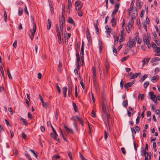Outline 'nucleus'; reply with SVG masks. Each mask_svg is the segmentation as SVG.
I'll return each instance as SVG.
<instances>
[{
  "label": "nucleus",
  "mask_w": 160,
  "mask_h": 160,
  "mask_svg": "<svg viewBox=\"0 0 160 160\" xmlns=\"http://www.w3.org/2000/svg\"><path fill=\"white\" fill-rule=\"evenodd\" d=\"M103 120L106 126L107 127H108V126L109 128H110V127L111 126L110 120H111V122H112V121L110 118V117L109 115L103 117Z\"/></svg>",
  "instance_id": "obj_1"
},
{
  "label": "nucleus",
  "mask_w": 160,
  "mask_h": 160,
  "mask_svg": "<svg viewBox=\"0 0 160 160\" xmlns=\"http://www.w3.org/2000/svg\"><path fill=\"white\" fill-rule=\"evenodd\" d=\"M102 115L103 117H104L109 115L108 111V109H107L106 106L104 103H103L102 104Z\"/></svg>",
  "instance_id": "obj_2"
},
{
  "label": "nucleus",
  "mask_w": 160,
  "mask_h": 160,
  "mask_svg": "<svg viewBox=\"0 0 160 160\" xmlns=\"http://www.w3.org/2000/svg\"><path fill=\"white\" fill-rule=\"evenodd\" d=\"M149 95H150V98L153 101L156 105L157 104V98L156 95L154 94L153 92H149Z\"/></svg>",
  "instance_id": "obj_3"
},
{
  "label": "nucleus",
  "mask_w": 160,
  "mask_h": 160,
  "mask_svg": "<svg viewBox=\"0 0 160 160\" xmlns=\"http://www.w3.org/2000/svg\"><path fill=\"white\" fill-rule=\"evenodd\" d=\"M36 23L34 22L33 23V29H32L31 30V35L30 36V38L32 40L33 38L34 35L36 32Z\"/></svg>",
  "instance_id": "obj_4"
},
{
  "label": "nucleus",
  "mask_w": 160,
  "mask_h": 160,
  "mask_svg": "<svg viewBox=\"0 0 160 160\" xmlns=\"http://www.w3.org/2000/svg\"><path fill=\"white\" fill-rule=\"evenodd\" d=\"M140 74V73H136L135 74H133L132 72H130L128 74V75L131 77L130 78L131 79H132L137 78Z\"/></svg>",
  "instance_id": "obj_5"
},
{
  "label": "nucleus",
  "mask_w": 160,
  "mask_h": 160,
  "mask_svg": "<svg viewBox=\"0 0 160 160\" xmlns=\"http://www.w3.org/2000/svg\"><path fill=\"white\" fill-rule=\"evenodd\" d=\"M135 44V43H134L132 41L131 38H130L129 41L127 43V45L129 48H131L134 46Z\"/></svg>",
  "instance_id": "obj_6"
},
{
  "label": "nucleus",
  "mask_w": 160,
  "mask_h": 160,
  "mask_svg": "<svg viewBox=\"0 0 160 160\" xmlns=\"http://www.w3.org/2000/svg\"><path fill=\"white\" fill-rule=\"evenodd\" d=\"M135 80H133L131 82H128L127 83L124 84V86L126 88H128V87H131L135 82Z\"/></svg>",
  "instance_id": "obj_7"
},
{
  "label": "nucleus",
  "mask_w": 160,
  "mask_h": 160,
  "mask_svg": "<svg viewBox=\"0 0 160 160\" xmlns=\"http://www.w3.org/2000/svg\"><path fill=\"white\" fill-rule=\"evenodd\" d=\"M86 32L87 34V39H88L89 43H91V38L90 35L89 29L88 28H87Z\"/></svg>",
  "instance_id": "obj_8"
},
{
  "label": "nucleus",
  "mask_w": 160,
  "mask_h": 160,
  "mask_svg": "<svg viewBox=\"0 0 160 160\" xmlns=\"http://www.w3.org/2000/svg\"><path fill=\"white\" fill-rule=\"evenodd\" d=\"M56 134H55V133H51L50 135L51 137L53 138L55 140H56L58 142H60V140L59 139L57 138V137L58 136V135H56Z\"/></svg>",
  "instance_id": "obj_9"
},
{
  "label": "nucleus",
  "mask_w": 160,
  "mask_h": 160,
  "mask_svg": "<svg viewBox=\"0 0 160 160\" xmlns=\"http://www.w3.org/2000/svg\"><path fill=\"white\" fill-rule=\"evenodd\" d=\"M105 29L106 30V32L108 35L107 37H109L110 36V33L112 29L111 28H109L107 26L106 27Z\"/></svg>",
  "instance_id": "obj_10"
},
{
  "label": "nucleus",
  "mask_w": 160,
  "mask_h": 160,
  "mask_svg": "<svg viewBox=\"0 0 160 160\" xmlns=\"http://www.w3.org/2000/svg\"><path fill=\"white\" fill-rule=\"evenodd\" d=\"M137 14V11L136 9L134 10L132 12V19H135L136 16Z\"/></svg>",
  "instance_id": "obj_11"
},
{
  "label": "nucleus",
  "mask_w": 160,
  "mask_h": 160,
  "mask_svg": "<svg viewBox=\"0 0 160 160\" xmlns=\"http://www.w3.org/2000/svg\"><path fill=\"white\" fill-rule=\"evenodd\" d=\"M93 81L94 84V87L96 89L98 88V84L96 78H93Z\"/></svg>",
  "instance_id": "obj_12"
},
{
  "label": "nucleus",
  "mask_w": 160,
  "mask_h": 160,
  "mask_svg": "<svg viewBox=\"0 0 160 160\" xmlns=\"http://www.w3.org/2000/svg\"><path fill=\"white\" fill-rule=\"evenodd\" d=\"M65 22V18L64 17V15H62V17L60 18V23L64 24Z\"/></svg>",
  "instance_id": "obj_13"
},
{
  "label": "nucleus",
  "mask_w": 160,
  "mask_h": 160,
  "mask_svg": "<svg viewBox=\"0 0 160 160\" xmlns=\"http://www.w3.org/2000/svg\"><path fill=\"white\" fill-rule=\"evenodd\" d=\"M149 36L148 35V38H147L146 36H145L144 38H143V42L144 44L146 43V44L148 43H150L149 40Z\"/></svg>",
  "instance_id": "obj_14"
},
{
  "label": "nucleus",
  "mask_w": 160,
  "mask_h": 160,
  "mask_svg": "<svg viewBox=\"0 0 160 160\" xmlns=\"http://www.w3.org/2000/svg\"><path fill=\"white\" fill-rule=\"evenodd\" d=\"M111 22L112 23V25L113 27H115L116 26V22L114 16H113V17H112L111 20Z\"/></svg>",
  "instance_id": "obj_15"
},
{
  "label": "nucleus",
  "mask_w": 160,
  "mask_h": 160,
  "mask_svg": "<svg viewBox=\"0 0 160 160\" xmlns=\"http://www.w3.org/2000/svg\"><path fill=\"white\" fill-rule=\"evenodd\" d=\"M64 126L65 129L68 132H70L72 134L73 133V131L72 129L68 128L67 126H66L65 125H64Z\"/></svg>",
  "instance_id": "obj_16"
},
{
  "label": "nucleus",
  "mask_w": 160,
  "mask_h": 160,
  "mask_svg": "<svg viewBox=\"0 0 160 160\" xmlns=\"http://www.w3.org/2000/svg\"><path fill=\"white\" fill-rule=\"evenodd\" d=\"M68 22L69 23L72 24L74 26H75L74 21L71 17H68Z\"/></svg>",
  "instance_id": "obj_17"
},
{
  "label": "nucleus",
  "mask_w": 160,
  "mask_h": 160,
  "mask_svg": "<svg viewBox=\"0 0 160 160\" xmlns=\"http://www.w3.org/2000/svg\"><path fill=\"white\" fill-rule=\"evenodd\" d=\"M159 77L158 75H156L155 76H154L152 78L151 80V81L152 82H155V81H157Z\"/></svg>",
  "instance_id": "obj_18"
},
{
  "label": "nucleus",
  "mask_w": 160,
  "mask_h": 160,
  "mask_svg": "<svg viewBox=\"0 0 160 160\" xmlns=\"http://www.w3.org/2000/svg\"><path fill=\"white\" fill-rule=\"evenodd\" d=\"M51 27V23L49 19H48L47 29L49 30Z\"/></svg>",
  "instance_id": "obj_19"
},
{
  "label": "nucleus",
  "mask_w": 160,
  "mask_h": 160,
  "mask_svg": "<svg viewBox=\"0 0 160 160\" xmlns=\"http://www.w3.org/2000/svg\"><path fill=\"white\" fill-rule=\"evenodd\" d=\"M160 59L158 57H156L153 58L152 59L151 61V62H154L156 61H159Z\"/></svg>",
  "instance_id": "obj_20"
},
{
  "label": "nucleus",
  "mask_w": 160,
  "mask_h": 160,
  "mask_svg": "<svg viewBox=\"0 0 160 160\" xmlns=\"http://www.w3.org/2000/svg\"><path fill=\"white\" fill-rule=\"evenodd\" d=\"M98 45H99V46L100 53H101L102 52V43L100 41H99Z\"/></svg>",
  "instance_id": "obj_21"
},
{
  "label": "nucleus",
  "mask_w": 160,
  "mask_h": 160,
  "mask_svg": "<svg viewBox=\"0 0 160 160\" xmlns=\"http://www.w3.org/2000/svg\"><path fill=\"white\" fill-rule=\"evenodd\" d=\"M93 78H96V70L95 67L92 68Z\"/></svg>",
  "instance_id": "obj_22"
},
{
  "label": "nucleus",
  "mask_w": 160,
  "mask_h": 160,
  "mask_svg": "<svg viewBox=\"0 0 160 160\" xmlns=\"http://www.w3.org/2000/svg\"><path fill=\"white\" fill-rule=\"evenodd\" d=\"M132 19V18H131V19L130 20V21H129L128 25V27H129V26H130L131 27H132L133 23V19Z\"/></svg>",
  "instance_id": "obj_23"
},
{
  "label": "nucleus",
  "mask_w": 160,
  "mask_h": 160,
  "mask_svg": "<svg viewBox=\"0 0 160 160\" xmlns=\"http://www.w3.org/2000/svg\"><path fill=\"white\" fill-rule=\"evenodd\" d=\"M148 75L144 74L140 80V81L142 82L148 77Z\"/></svg>",
  "instance_id": "obj_24"
},
{
  "label": "nucleus",
  "mask_w": 160,
  "mask_h": 160,
  "mask_svg": "<svg viewBox=\"0 0 160 160\" xmlns=\"http://www.w3.org/2000/svg\"><path fill=\"white\" fill-rule=\"evenodd\" d=\"M59 65L58 66V70L59 72L60 73L61 72V68L62 67V63L60 61L59 62Z\"/></svg>",
  "instance_id": "obj_25"
},
{
  "label": "nucleus",
  "mask_w": 160,
  "mask_h": 160,
  "mask_svg": "<svg viewBox=\"0 0 160 160\" xmlns=\"http://www.w3.org/2000/svg\"><path fill=\"white\" fill-rule=\"evenodd\" d=\"M42 106L43 107L45 108L46 109L48 108L49 107V104L48 102H43V103H42Z\"/></svg>",
  "instance_id": "obj_26"
},
{
  "label": "nucleus",
  "mask_w": 160,
  "mask_h": 160,
  "mask_svg": "<svg viewBox=\"0 0 160 160\" xmlns=\"http://www.w3.org/2000/svg\"><path fill=\"white\" fill-rule=\"evenodd\" d=\"M138 38V35H136L135 37H134L132 40V41L133 42L136 43V41L137 40V39Z\"/></svg>",
  "instance_id": "obj_27"
},
{
  "label": "nucleus",
  "mask_w": 160,
  "mask_h": 160,
  "mask_svg": "<svg viewBox=\"0 0 160 160\" xmlns=\"http://www.w3.org/2000/svg\"><path fill=\"white\" fill-rule=\"evenodd\" d=\"M112 48L113 52L114 55H115V56H116L117 55V52L115 47H114V46H113Z\"/></svg>",
  "instance_id": "obj_28"
},
{
  "label": "nucleus",
  "mask_w": 160,
  "mask_h": 160,
  "mask_svg": "<svg viewBox=\"0 0 160 160\" xmlns=\"http://www.w3.org/2000/svg\"><path fill=\"white\" fill-rule=\"evenodd\" d=\"M71 36V34L69 33H67L66 35H65L64 37L65 38V41L66 40V39H67V41H68V39H69L70 38Z\"/></svg>",
  "instance_id": "obj_29"
},
{
  "label": "nucleus",
  "mask_w": 160,
  "mask_h": 160,
  "mask_svg": "<svg viewBox=\"0 0 160 160\" xmlns=\"http://www.w3.org/2000/svg\"><path fill=\"white\" fill-rule=\"evenodd\" d=\"M64 24L60 23L59 27L60 32H62V31H64Z\"/></svg>",
  "instance_id": "obj_30"
},
{
  "label": "nucleus",
  "mask_w": 160,
  "mask_h": 160,
  "mask_svg": "<svg viewBox=\"0 0 160 160\" xmlns=\"http://www.w3.org/2000/svg\"><path fill=\"white\" fill-rule=\"evenodd\" d=\"M105 68L106 71H107V72H108V69L109 68V64L108 62L107 61L105 62Z\"/></svg>",
  "instance_id": "obj_31"
},
{
  "label": "nucleus",
  "mask_w": 160,
  "mask_h": 160,
  "mask_svg": "<svg viewBox=\"0 0 160 160\" xmlns=\"http://www.w3.org/2000/svg\"><path fill=\"white\" fill-rule=\"evenodd\" d=\"M114 44L116 45L118 43V41L119 37H114Z\"/></svg>",
  "instance_id": "obj_32"
},
{
  "label": "nucleus",
  "mask_w": 160,
  "mask_h": 160,
  "mask_svg": "<svg viewBox=\"0 0 160 160\" xmlns=\"http://www.w3.org/2000/svg\"><path fill=\"white\" fill-rule=\"evenodd\" d=\"M68 9H70L71 7H72V4L71 0H68Z\"/></svg>",
  "instance_id": "obj_33"
},
{
  "label": "nucleus",
  "mask_w": 160,
  "mask_h": 160,
  "mask_svg": "<svg viewBox=\"0 0 160 160\" xmlns=\"http://www.w3.org/2000/svg\"><path fill=\"white\" fill-rule=\"evenodd\" d=\"M25 154L26 157L28 159V160H32L30 156L28 154L27 151L25 152Z\"/></svg>",
  "instance_id": "obj_34"
},
{
  "label": "nucleus",
  "mask_w": 160,
  "mask_h": 160,
  "mask_svg": "<svg viewBox=\"0 0 160 160\" xmlns=\"http://www.w3.org/2000/svg\"><path fill=\"white\" fill-rule=\"evenodd\" d=\"M4 20L6 22H7V14L6 13V12L5 10H4Z\"/></svg>",
  "instance_id": "obj_35"
},
{
  "label": "nucleus",
  "mask_w": 160,
  "mask_h": 160,
  "mask_svg": "<svg viewBox=\"0 0 160 160\" xmlns=\"http://www.w3.org/2000/svg\"><path fill=\"white\" fill-rule=\"evenodd\" d=\"M154 41L158 45L160 46V42L158 41V39L157 38H154Z\"/></svg>",
  "instance_id": "obj_36"
},
{
  "label": "nucleus",
  "mask_w": 160,
  "mask_h": 160,
  "mask_svg": "<svg viewBox=\"0 0 160 160\" xmlns=\"http://www.w3.org/2000/svg\"><path fill=\"white\" fill-rule=\"evenodd\" d=\"M123 106L126 107L128 104V100H126L123 101Z\"/></svg>",
  "instance_id": "obj_37"
},
{
  "label": "nucleus",
  "mask_w": 160,
  "mask_h": 160,
  "mask_svg": "<svg viewBox=\"0 0 160 160\" xmlns=\"http://www.w3.org/2000/svg\"><path fill=\"white\" fill-rule=\"evenodd\" d=\"M72 91V87H69V88H68V96L69 97L70 96L71 93V92Z\"/></svg>",
  "instance_id": "obj_38"
},
{
  "label": "nucleus",
  "mask_w": 160,
  "mask_h": 160,
  "mask_svg": "<svg viewBox=\"0 0 160 160\" xmlns=\"http://www.w3.org/2000/svg\"><path fill=\"white\" fill-rule=\"evenodd\" d=\"M154 49L155 52L156 53H159L160 52V48L157 47Z\"/></svg>",
  "instance_id": "obj_39"
},
{
  "label": "nucleus",
  "mask_w": 160,
  "mask_h": 160,
  "mask_svg": "<svg viewBox=\"0 0 160 160\" xmlns=\"http://www.w3.org/2000/svg\"><path fill=\"white\" fill-rule=\"evenodd\" d=\"M23 11V9L22 8H19L18 10V14L19 16H21L22 13Z\"/></svg>",
  "instance_id": "obj_40"
},
{
  "label": "nucleus",
  "mask_w": 160,
  "mask_h": 160,
  "mask_svg": "<svg viewBox=\"0 0 160 160\" xmlns=\"http://www.w3.org/2000/svg\"><path fill=\"white\" fill-rule=\"evenodd\" d=\"M149 82H148V81L146 82H145L144 84V87L145 88H147V87L149 85Z\"/></svg>",
  "instance_id": "obj_41"
},
{
  "label": "nucleus",
  "mask_w": 160,
  "mask_h": 160,
  "mask_svg": "<svg viewBox=\"0 0 160 160\" xmlns=\"http://www.w3.org/2000/svg\"><path fill=\"white\" fill-rule=\"evenodd\" d=\"M68 154L70 160H72V157L71 152L70 151H68Z\"/></svg>",
  "instance_id": "obj_42"
},
{
  "label": "nucleus",
  "mask_w": 160,
  "mask_h": 160,
  "mask_svg": "<svg viewBox=\"0 0 160 160\" xmlns=\"http://www.w3.org/2000/svg\"><path fill=\"white\" fill-rule=\"evenodd\" d=\"M29 151L31 152L33 154V155H34V156L36 158H37V157H38V156L36 154V153H35L34 151L32 150V149H30L29 150Z\"/></svg>",
  "instance_id": "obj_43"
},
{
  "label": "nucleus",
  "mask_w": 160,
  "mask_h": 160,
  "mask_svg": "<svg viewBox=\"0 0 160 160\" xmlns=\"http://www.w3.org/2000/svg\"><path fill=\"white\" fill-rule=\"evenodd\" d=\"M80 4V2L78 0V1H77L75 3V5L76 6V7H77V6H79L80 5H81Z\"/></svg>",
  "instance_id": "obj_44"
},
{
  "label": "nucleus",
  "mask_w": 160,
  "mask_h": 160,
  "mask_svg": "<svg viewBox=\"0 0 160 160\" xmlns=\"http://www.w3.org/2000/svg\"><path fill=\"white\" fill-rule=\"evenodd\" d=\"M67 87L65 86L62 89L63 92V93H66L67 91Z\"/></svg>",
  "instance_id": "obj_45"
},
{
  "label": "nucleus",
  "mask_w": 160,
  "mask_h": 160,
  "mask_svg": "<svg viewBox=\"0 0 160 160\" xmlns=\"http://www.w3.org/2000/svg\"><path fill=\"white\" fill-rule=\"evenodd\" d=\"M98 24H94L95 28L96 30V32H99V29H98Z\"/></svg>",
  "instance_id": "obj_46"
},
{
  "label": "nucleus",
  "mask_w": 160,
  "mask_h": 160,
  "mask_svg": "<svg viewBox=\"0 0 160 160\" xmlns=\"http://www.w3.org/2000/svg\"><path fill=\"white\" fill-rule=\"evenodd\" d=\"M80 55L81 57H83V54H84V48H81V50L80 51Z\"/></svg>",
  "instance_id": "obj_47"
},
{
  "label": "nucleus",
  "mask_w": 160,
  "mask_h": 160,
  "mask_svg": "<svg viewBox=\"0 0 160 160\" xmlns=\"http://www.w3.org/2000/svg\"><path fill=\"white\" fill-rule=\"evenodd\" d=\"M7 73H8V78H9L12 79V78L11 75L10 73V71H9V70H8Z\"/></svg>",
  "instance_id": "obj_48"
},
{
  "label": "nucleus",
  "mask_w": 160,
  "mask_h": 160,
  "mask_svg": "<svg viewBox=\"0 0 160 160\" xmlns=\"http://www.w3.org/2000/svg\"><path fill=\"white\" fill-rule=\"evenodd\" d=\"M118 10L116 9L114 10L112 14V16L113 17V16H114V15L115 14L118 12Z\"/></svg>",
  "instance_id": "obj_49"
},
{
  "label": "nucleus",
  "mask_w": 160,
  "mask_h": 160,
  "mask_svg": "<svg viewBox=\"0 0 160 160\" xmlns=\"http://www.w3.org/2000/svg\"><path fill=\"white\" fill-rule=\"evenodd\" d=\"M60 131H61V134H62V136L63 138V139H64V140L66 141H67V139H66V138L64 137V136L62 133V130L61 129V128H60Z\"/></svg>",
  "instance_id": "obj_50"
},
{
  "label": "nucleus",
  "mask_w": 160,
  "mask_h": 160,
  "mask_svg": "<svg viewBox=\"0 0 160 160\" xmlns=\"http://www.w3.org/2000/svg\"><path fill=\"white\" fill-rule=\"evenodd\" d=\"M73 108H74V109L75 111L76 112H77V106L76 104L74 102H73Z\"/></svg>",
  "instance_id": "obj_51"
},
{
  "label": "nucleus",
  "mask_w": 160,
  "mask_h": 160,
  "mask_svg": "<svg viewBox=\"0 0 160 160\" xmlns=\"http://www.w3.org/2000/svg\"><path fill=\"white\" fill-rule=\"evenodd\" d=\"M129 58V56H127L126 57L123 58L121 60L122 62H123L127 59Z\"/></svg>",
  "instance_id": "obj_52"
},
{
  "label": "nucleus",
  "mask_w": 160,
  "mask_h": 160,
  "mask_svg": "<svg viewBox=\"0 0 160 160\" xmlns=\"http://www.w3.org/2000/svg\"><path fill=\"white\" fill-rule=\"evenodd\" d=\"M119 3H118L115 4V9L118 10V9L119 8Z\"/></svg>",
  "instance_id": "obj_53"
},
{
  "label": "nucleus",
  "mask_w": 160,
  "mask_h": 160,
  "mask_svg": "<svg viewBox=\"0 0 160 160\" xmlns=\"http://www.w3.org/2000/svg\"><path fill=\"white\" fill-rule=\"evenodd\" d=\"M140 117L139 116H138L136 120V124H138L139 122Z\"/></svg>",
  "instance_id": "obj_54"
},
{
  "label": "nucleus",
  "mask_w": 160,
  "mask_h": 160,
  "mask_svg": "<svg viewBox=\"0 0 160 160\" xmlns=\"http://www.w3.org/2000/svg\"><path fill=\"white\" fill-rule=\"evenodd\" d=\"M56 85L57 88L58 90V93L59 94H60V92H61L60 88L58 84H56Z\"/></svg>",
  "instance_id": "obj_55"
},
{
  "label": "nucleus",
  "mask_w": 160,
  "mask_h": 160,
  "mask_svg": "<svg viewBox=\"0 0 160 160\" xmlns=\"http://www.w3.org/2000/svg\"><path fill=\"white\" fill-rule=\"evenodd\" d=\"M131 131L132 134H135L136 133V131L133 128H131Z\"/></svg>",
  "instance_id": "obj_56"
},
{
  "label": "nucleus",
  "mask_w": 160,
  "mask_h": 160,
  "mask_svg": "<svg viewBox=\"0 0 160 160\" xmlns=\"http://www.w3.org/2000/svg\"><path fill=\"white\" fill-rule=\"evenodd\" d=\"M123 84L124 82H123V80L122 79H121L120 83V87L122 89L123 88Z\"/></svg>",
  "instance_id": "obj_57"
},
{
  "label": "nucleus",
  "mask_w": 160,
  "mask_h": 160,
  "mask_svg": "<svg viewBox=\"0 0 160 160\" xmlns=\"http://www.w3.org/2000/svg\"><path fill=\"white\" fill-rule=\"evenodd\" d=\"M121 151H122V153L124 154H125L126 153V152L125 151V148H124L123 147L122 148H121Z\"/></svg>",
  "instance_id": "obj_58"
},
{
  "label": "nucleus",
  "mask_w": 160,
  "mask_h": 160,
  "mask_svg": "<svg viewBox=\"0 0 160 160\" xmlns=\"http://www.w3.org/2000/svg\"><path fill=\"white\" fill-rule=\"evenodd\" d=\"M98 67L99 68V71L100 76V77H101V75H102V71L101 69V68L100 67L99 65L98 66Z\"/></svg>",
  "instance_id": "obj_59"
},
{
  "label": "nucleus",
  "mask_w": 160,
  "mask_h": 160,
  "mask_svg": "<svg viewBox=\"0 0 160 160\" xmlns=\"http://www.w3.org/2000/svg\"><path fill=\"white\" fill-rule=\"evenodd\" d=\"M104 138L105 140H106L108 138V133L106 131H104Z\"/></svg>",
  "instance_id": "obj_60"
},
{
  "label": "nucleus",
  "mask_w": 160,
  "mask_h": 160,
  "mask_svg": "<svg viewBox=\"0 0 160 160\" xmlns=\"http://www.w3.org/2000/svg\"><path fill=\"white\" fill-rule=\"evenodd\" d=\"M24 10L25 13L28 15V12L27 10V7L26 5H25V8L24 9Z\"/></svg>",
  "instance_id": "obj_61"
},
{
  "label": "nucleus",
  "mask_w": 160,
  "mask_h": 160,
  "mask_svg": "<svg viewBox=\"0 0 160 160\" xmlns=\"http://www.w3.org/2000/svg\"><path fill=\"white\" fill-rule=\"evenodd\" d=\"M80 157L82 160H87L81 153H80Z\"/></svg>",
  "instance_id": "obj_62"
},
{
  "label": "nucleus",
  "mask_w": 160,
  "mask_h": 160,
  "mask_svg": "<svg viewBox=\"0 0 160 160\" xmlns=\"http://www.w3.org/2000/svg\"><path fill=\"white\" fill-rule=\"evenodd\" d=\"M28 118L30 119H32V115L30 112L28 113Z\"/></svg>",
  "instance_id": "obj_63"
},
{
  "label": "nucleus",
  "mask_w": 160,
  "mask_h": 160,
  "mask_svg": "<svg viewBox=\"0 0 160 160\" xmlns=\"http://www.w3.org/2000/svg\"><path fill=\"white\" fill-rule=\"evenodd\" d=\"M135 1V0H132L130 5L131 8H133L134 3Z\"/></svg>",
  "instance_id": "obj_64"
}]
</instances>
